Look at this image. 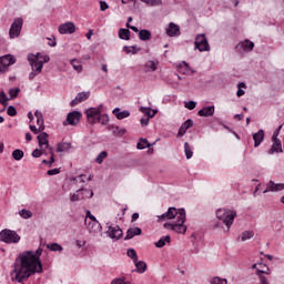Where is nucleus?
I'll return each mask as SVG.
<instances>
[{
    "instance_id": "f257e3e1",
    "label": "nucleus",
    "mask_w": 284,
    "mask_h": 284,
    "mask_svg": "<svg viewBox=\"0 0 284 284\" xmlns=\"http://www.w3.org/2000/svg\"><path fill=\"white\" fill-rule=\"evenodd\" d=\"M43 248L37 251H24L16 258L10 272L11 283H23L34 274H43V263L41 262Z\"/></svg>"
},
{
    "instance_id": "f03ea898",
    "label": "nucleus",
    "mask_w": 284,
    "mask_h": 284,
    "mask_svg": "<svg viewBox=\"0 0 284 284\" xmlns=\"http://www.w3.org/2000/svg\"><path fill=\"white\" fill-rule=\"evenodd\" d=\"M163 221H172L163 224L164 230H170L176 234H185L187 232L185 209L169 207L165 213L158 216L159 223Z\"/></svg>"
},
{
    "instance_id": "7ed1b4c3",
    "label": "nucleus",
    "mask_w": 284,
    "mask_h": 284,
    "mask_svg": "<svg viewBox=\"0 0 284 284\" xmlns=\"http://www.w3.org/2000/svg\"><path fill=\"white\" fill-rule=\"evenodd\" d=\"M215 216L225 225L226 232H230V230H232V225H234V219H236V209H217Z\"/></svg>"
},
{
    "instance_id": "20e7f679",
    "label": "nucleus",
    "mask_w": 284,
    "mask_h": 284,
    "mask_svg": "<svg viewBox=\"0 0 284 284\" xmlns=\"http://www.w3.org/2000/svg\"><path fill=\"white\" fill-rule=\"evenodd\" d=\"M0 241L1 243H7V245L17 244L21 241V235L17 231L4 229L0 232Z\"/></svg>"
},
{
    "instance_id": "39448f33",
    "label": "nucleus",
    "mask_w": 284,
    "mask_h": 284,
    "mask_svg": "<svg viewBox=\"0 0 284 284\" xmlns=\"http://www.w3.org/2000/svg\"><path fill=\"white\" fill-rule=\"evenodd\" d=\"M103 112V104H100L98 108H89L85 110L88 123L91 125L97 124V121L99 120V116Z\"/></svg>"
},
{
    "instance_id": "423d86ee",
    "label": "nucleus",
    "mask_w": 284,
    "mask_h": 284,
    "mask_svg": "<svg viewBox=\"0 0 284 284\" xmlns=\"http://www.w3.org/2000/svg\"><path fill=\"white\" fill-rule=\"evenodd\" d=\"M27 60L31 67V70H36L37 72H43V62L39 58V52L37 54L29 53Z\"/></svg>"
},
{
    "instance_id": "0eeeda50",
    "label": "nucleus",
    "mask_w": 284,
    "mask_h": 284,
    "mask_svg": "<svg viewBox=\"0 0 284 284\" xmlns=\"http://www.w3.org/2000/svg\"><path fill=\"white\" fill-rule=\"evenodd\" d=\"M108 230H106V235L109 239L112 241H119L120 239L123 237V230H121L120 225L116 224H106Z\"/></svg>"
},
{
    "instance_id": "6e6552de",
    "label": "nucleus",
    "mask_w": 284,
    "mask_h": 284,
    "mask_svg": "<svg viewBox=\"0 0 284 284\" xmlns=\"http://www.w3.org/2000/svg\"><path fill=\"white\" fill-rule=\"evenodd\" d=\"M23 28V19L18 18L16 19L9 30L10 39H17L21 34V30Z\"/></svg>"
},
{
    "instance_id": "1a4fd4ad",
    "label": "nucleus",
    "mask_w": 284,
    "mask_h": 284,
    "mask_svg": "<svg viewBox=\"0 0 284 284\" xmlns=\"http://www.w3.org/2000/svg\"><path fill=\"white\" fill-rule=\"evenodd\" d=\"M195 48L200 52H210V42H207V38L205 37V33H201L196 36Z\"/></svg>"
},
{
    "instance_id": "9d476101",
    "label": "nucleus",
    "mask_w": 284,
    "mask_h": 284,
    "mask_svg": "<svg viewBox=\"0 0 284 284\" xmlns=\"http://www.w3.org/2000/svg\"><path fill=\"white\" fill-rule=\"evenodd\" d=\"M81 116L83 114L80 111H72L68 113L67 119L62 122V125H79V122L81 121Z\"/></svg>"
},
{
    "instance_id": "9b49d317",
    "label": "nucleus",
    "mask_w": 284,
    "mask_h": 284,
    "mask_svg": "<svg viewBox=\"0 0 284 284\" xmlns=\"http://www.w3.org/2000/svg\"><path fill=\"white\" fill-rule=\"evenodd\" d=\"M236 52L240 54H245L247 52H252L254 50V42L251 41L250 39H245L244 41H241L236 47H235Z\"/></svg>"
},
{
    "instance_id": "f8f14e48",
    "label": "nucleus",
    "mask_w": 284,
    "mask_h": 284,
    "mask_svg": "<svg viewBox=\"0 0 284 284\" xmlns=\"http://www.w3.org/2000/svg\"><path fill=\"white\" fill-rule=\"evenodd\" d=\"M17 63V58L12 54H6L0 57V67L4 68V72H8L9 65H14Z\"/></svg>"
},
{
    "instance_id": "ddd939ff",
    "label": "nucleus",
    "mask_w": 284,
    "mask_h": 284,
    "mask_svg": "<svg viewBox=\"0 0 284 284\" xmlns=\"http://www.w3.org/2000/svg\"><path fill=\"white\" fill-rule=\"evenodd\" d=\"M84 223L91 234H99V232L103 230V226H101V223L98 222V220L88 221V219H85Z\"/></svg>"
},
{
    "instance_id": "4468645a",
    "label": "nucleus",
    "mask_w": 284,
    "mask_h": 284,
    "mask_svg": "<svg viewBox=\"0 0 284 284\" xmlns=\"http://www.w3.org/2000/svg\"><path fill=\"white\" fill-rule=\"evenodd\" d=\"M38 143H39V148L41 150H43V152H45V150L48 152H50V143L48 142V133L41 131V133L38 135Z\"/></svg>"
},
{
    "instance_id": "2eb2a0df",
    "label": "nucleus",
    "mask_w": 284,
    "mask_h": 284,
    "mask_svg": "<svg viewBox=\"0 0 284 284\" xmlns=\"http://www.w3.org/2000/svg\"><path fill=\"white\" fill-rule=\"evenodd\" d=\"M283 152V142H281V139H272V146L267 151V154H281Z\"/></svg>"
},
{
    "instance_id": "dca6fc26",
    "label": "nucleus",
    "mask_w": 284,
    "mask_h": 284,
    "mask_svg": "<svg viewBox=\"0 0 284 284\" xmlns=\"http://www.w3.org/2000/svg\"><path fill=\"white\" fill-rule=\"evenodd\" d=\"M284 183H275L274 181H268L266 184V190L263 191V194H267V192H283Z\"/></svg>"
},
{
    "instance_id": "f3484780",
    "label": "nucleus",
    "mask_w": 284,
    "mask_h": 284,
    "mask_svg": "<svg viewBox=\"0 0 284 284\" xmlns=\"http://www.w3.org/2000/svg\"><path fill=\"white\" fill-rule=\"evenodd\" d=\"M60 34H74L77 27L72 22H65L59 27Z\"/></svg>"
},
{
    "instance_id": "a211bd4d",
    "label": "nucleus",
    "mask_w": 284,
    "mask_h": 284,
    "mask_svg": "<svg viewBox=\"0 0 284 284\" xmlns=\"http://www.w3.org/2000/svg\"><path fill=\"white\" fill-rule=\"evenodd\" d=\"M165 30L168 37H181V27L174 22L169 23Z\"/></svg>"
},
{
    "instance_id": "6ab92c4d",
    "label": "nucleus",
    "mask_w": 284,
    "mask_h": 284,
    "mask_svg": "<svg viewBox=\"0 0 284 284\" xmlns=\"http://www.w3.org/2000/svg\"><path fill=\"white\" fill-rule=\"evenodd\" d=\"M254 148H258L263 141H265V131L260 129L256 133H253Z\"/></svg>"
},
{
    "instance_id": "aec40b11",
    "label": "nucleus",
    "mask_w": 284,
    "mask_h": 284,
    "mask_svg": "<svg viewBox=\"0 0 284 284\" xmlns=\"http://www.w3.org/2000/svg\"><path fill=\"white\" fill-rule=\"evenodd\" d=\"M90 99V92H80L77 97L71 101V105H79V103H83V101H88Z\"/></svg>"
},
{
    "instance_id": "412c9836",
    "label": "nucleus",
    "mask_w": 284,
    "mask_h": 284,
    "mask_svg": "<svg viewBox=\"0 0 284 284\" xmlns=\"http://www.w3.org/2000/svg\"><path fill=\"white\" fill-rule=\"evenodd\" d=\"M142 232L143 231L139 226L128 229L125 241H130L131 239H134V236H141Z\"/></svg>"
},
{
    "instance_id": "4be33fe9",
    "label": "nucleus",
    "mask_w": 284,
    "mask_h": 284,
    "mask_svg": "<svg viewBox=\"0 0 284 284\" xmlns=\"http://www.w3.org/2000/svg\"><path fill=\"white\" fill-rule=\"evenodd\" d=\"M215 108L214 105L204 106L197 112L199 116H214Z\"/></svg>"
},
{
    "instance_id": "5701e85b",
    "label": "nucleus",
    "mask_w": 284,
    "mask_h": 284,
    "mask_svg": "<svg viewBox=\"0 0 284 284\" xmlns=\"http://www.w3.org/2000/svg\"><path fill=\"white\" fill-rule=\"evenodd\" d=\"M113 114L114 116H116L119 121H123V119H128V116H130V111L128 110L121 111L120 108H115L113 110Z\"/></svg>"
},
{
    "instance_id": "b1692460",
    "label": "nucleus",
    "mask_w": 284,
    "mask_h": 284,
    "mask_svg": "<svg viewBox=\"0 0 284 284\" xmlns=\"http://www.w3.org/2000/svg\"><path fill=\"white\" fill-rule=\"evenodd\" d=\"M133 263L135 265V272H138V274H145L148 270V264L144 261L136 260Z\"/></svg>"
},
{
    "instance_id": "393cba45",
    "label": "nucleus",
    "mask_w": 284,
    "mask_h": 284,
    "mask_svg": "<svg viewBox=\"0 0 284 284\" xmlns=\"http://www.w3.org/2000/svg\"><path fill=\"white\" fill-rule=\"evenodd\" d=\"M140 112L145 115L148 119H154L156 116V110L148 106H141Z\"/></svg>"
},
{
    "instance_id": "a878e982",
    "label": "nucleus",
    "mask_w": 284,
    "mask_h": 284,
    "mask_svg": "<svg viewBox=\"0 0 284 284\" xmlns=\"http://www.w3.org/2000/svg\"><path fill=\"white\" fill-rule=\"evenodd\" d=\"M78 192L80 194V201L92 199V196H94V192H92L90 189H80Z\"/></svg>"
},
{
    "instance_id": "bb28decb",
    "label": "nucleus",
    "mask_w": 284,
    "mask_h": 284,
    "mask_svg": "<svg viewBox=\"0 0 284 284\" xmlns=\"http://www.w3.org/2000/svg\"><path fill=\"white\" fill-rule=\"evenodd\" d=\"M252 239H254V231H244L237 237V241H241L243 243V242L250 241Z\"/></svg>"
},
{
    "instance_id": "cd10ccee",
    "label": "nucleus",
    "mask_w": 284,
    "mask_h": 284,
    "mask_svg": "<svg viewBox=\"0 0 284 284\" xmlns=\"http://www.w3.org/2000/svg\"><path fill=\"white\" fill-rule=\"evenodd\" d=\"M140 41H150L152 39V32L148 29H142L139 31Z\"/></svg>"
},
{
    "instance_id": "c85d7f7f",
    "label": "nucleus",
    "mask_w": 284,
    "mask_h": 284,
    "mask_svg": "<svg viewBox=\"0 0 284 284\" xmlns=\"http://www.w3.org/2000/svg\"><path fill=\"white\" fill-rule=\"evenodd\" d=\"M257 276H261V274H272V271L270 270V266L267 264L260 263L258 267L256 270Z\"/></svg>"
},
{
    "instance_id": "c756f323",
    "label": "nucleus",
    "mask_w": 284,
    "mask_h": 284,
    "mask_svg": "<svg viewBox=\"0 0 284 284\" xmlns=\"http://www.w3.org/2000/svg\"><path fill=\"white\" fill-rule=\"evenodd\" d=\"M171 237L170 235H164L162 236L158 242L154 243L155 247H165V245H168V243H170Z\"/></svg>"
},
{
    "instance_id": "7c9ffc66",
    "label": "nucleus",
    "mask_w": 284,
    "mask_h": 284,
    "mask_svg": "<svg viewBox=\"0 0 284 284\" xmlns=\"http://www.w3.org/2000/svg\"><path fill=\"white\" fill-rule=\"evenodd\" d=\"M70 64L72 65L73 70H75V72H83V64H81V61H79L78 59L70 60Z\"/></svg>"
},
{
    "instance_id": "2f4dec72",
    "label": "nucleus",
    "mask_w": 284,
    "mask_h": 284,
    "mask_svg": "<svg viewBox=\"0 0 284 284\" xmlns=\"http://www.w3.org/2000/svg\"><path fill=\"white\" fill-rule=\"evenodd\" d=\"M145 72H156V62H154V60H149L145 64Z\"/></svg>"
},
{
    "instance_id": "473e14b6",
    "label": "nucleus",
    "mask_w": 284,
    "mask_h": 284,
    "mask_svg": "<svg viewBox=\"0 0 284 284\" xmlns=\"http://www.w3.org/2000/svg\"><path fill=\"white\" fill-rule=\"evenodd\" d=\"M153 144H150V142H148V139H140L136 146H138V150H145V148H152Z\"/></svg>"
},
{
    "instance_id": "72a5a7b5",
    "label": "nucleus",
    "mask_w": 284,
    "mask_h": 284,
    "mask_svg": "<svg viewBox=\"0 0 284 284\" xmlns=\"http://www.w3.org/2000/svg\"><path fill=\"white\" fill-rule=\"evenodd\" d=\"M119 38L123 41H130V29H120Z\"/></svg>"
},
{
    "instance_id": "f704fd0d",
    "label": "nucleus",
    "mask_w": 284,
    "mask_h": 284,
    "mask_svg": "<svg viewBox=\"0 0 284 284\" xmlns=\"http://www.w3.org/2000/svg\"><path fill=\"white\" fill-rule=\"evenodd\" d=\"M97 123H101V125H108L110 123V116L105 113L98 116Z\"/></svg>"
},
{
    "instance_id": "c9c22d12",
    "label": "nucleus",
    "mask_w": 284,
    "mask_h": 284,
    "mask_svg": "<svg viewBox=\"0 0 284 284\" xmlns=\"http://www.w3.org/2000/svg\"><path fill=\"white\" fill-rule=\"evenodd\" d=\"M47 248L50 250V252H63V246L59 243L48 244Z\"/></svg>"
},
{
    "instance_id": "e433bc0d",
    "label": "nucleus",
    "mask_w": 284,
    "mask_h": 284,
    "mask_svg": "<svg viewBox=\"0 0 284 284\" xmlns=\"http://www.w3.org/2000/svg\"><path fill=\"white\" fill-rule=\"evenodd\" d=\"M126 255L129 256L130 260L134 262L139 261V254H136V250L134 248H128Z\"/></svg>"
},
{
    "instance_id": "4c0bfd02",
    "label": "nucleus",
    "mask_w": 284,
    "mask_h": 284,
    "mask_svg": "<svg viewBox=\"0 0 284 284\" xmlns=\"http://www.w3.org/2000/svg\"><path fill=\"white\" fill-rule=\"evenodd\" d=\"M184 152H185L186 159H192V156H194V152L192 151V146H190L189 142L184 143Z\"/></svg>"
},
{
    "instance_id": "58836bf2",
    "label": "nucleus",
    "mask_w": 284,
    "mask_h": 284,
    "mask_svg": "<svg viewBox=\"0 0 284 284\" xmlns=\"http://www.w3.org/2000/svg\"><path fill=\"white\" fill-rule=\"evenodd\" d=\"M210 284H227V278L214 276L210 280Z\"/></svg>"
},
{
    "instance_id": "ea45409f",
    "label": "nucleus",
    "mask_w": 284,
    "mask_h": 284,
    "mask_svg": "<svg viewBox=\"0 0 284 284\" xmlns=\"http://www.w3.org/2000/svg\"><path fill=\"white\" fill-rule=\"evenodd\" d=\"M12 156H13L14 161H21V159H23V156H24V153L22 150L16 149L12 152Z\"/></svg>"
},
{
    "instance_id": "a19ab883",
    "label": "nucleus",
    "mask_w": 284,
    "mask_h": 284,
    "mask_svg": "<svg viewBox=\"0 0 284 284\" xmlns=\"http://www.w3.org/2000/svg\"><path fill=\"white\" fill-rule=\"evenodd\" d=\"M19 216H21V219H24V220L32 219V212L26 209H22L19 211Z\"/></svg>"
},
{
    "instance_id": "79ce46f5",
    "label": "nucleus",
    "mask_w": 284,
    "mask_h": 284,
    "mask_svg": "<svg viewBox=\"0 0 284 284\" xmlns=\"http://www.w3.org/2000/svg\"><path fill=\"white\" fill-rule=\"evenodd\" d=\"M243 88H247V85L245 84V82H240L237 84L236 97H243L245 94V90H243Z\"/></svg>"
},
{
    "instance_id": "37998d69",
    "label": "nucleus",
    "mask_w": 284,
    "mask_h": 284,
    "mask_svg": "<svg viewBox=\"0 0 284 284\" xmlns=\"http://www.w3.org/2000/svg\"><path fill=\"white\" fill-rule=\"evenodd\" d=\"M142 3H145L146 6L154 7V6H161L163 3L162 0H140Z\"/></svg>"
},
{
    "instance_id": "c03bdc74",
    "label": "nucleus",
    "mask_w": 284,
    "mask_h": 284,
    "mask_svg": "<svg viewBox=\"0 0 284 284\" xmlns=\"http://www.w3.org/2000/svg\"><path fill=\"white\" fill-rule=\"evenodd\" d=\"M70 148H71L70 143H60L58 144L57 152H68Z\"/></svg>"
},
{
    "instance_id": "a18cd8bd",
    "label": "nucleus",
    "mask_w": 284,
    "mask_h": 284,
    "mask_svg": "<svg viewBox=\"0 0 284 284\" xmlns=\"http://www.w3.org/2000/svg\"><path fill=\"white\" fill-rule=\"evenodd\" d=\"M19 92H21V89L20 88H12L9 90V100L11 99H17V97H19Z\"/></svg>"
},
{
    "instance_id": "49530a36",
    "label": "nucleus",
    "mask_w": 284,
    "mask_h": 284,
    "mask_svg": "<svg viewBox=\"0 0 284 284\" xmlns=\"http://www.w3.org/2000/svg\"><path fill=\"white\" fill-rule=\"evenodd\" d=\"M123 52H126V54H136L139 52V49H136V47L132 45V47H123Z\"/></svg>"
},
{
    "instance_id": "de8ad7c7",
    "label": "nucleus",
    "mask_w": 284,
    "mask_h": 284,
    "mask_svg": "<svg viewBox=\"0 0 284 284\" xmlns=\"http://www.w3.org/2000/svg\"><path fill=\"white\" fill-rule=\"evenodd\" d=\"M105 159H108V152L102 151L99 153L95 161L99 163V165H101V163H103V161H105Z\"/></svg>"
},
{
    "instance_id": "09e8293b",
    "label": "nucleus",
    "mask_w": 284,
    "mask_h": 284,
    "mask_svg": "<svg viewBox=\"0 0 284 284\" xmlns=\"http://www.w3.org/2000/svg\"><path fill=\"white\" fill-rule=\"evenodd\" d=\"M47 149H44V151L43 150H39V149H36V150H33V152H32V156L34 158V159H39V158H41V154H45V155H48V151H45Z\"/></svg>"
},
{
    "instance_id": "8fccbe9b",
    "label": "nucleus",
    "mask_w": 284,
    "mask_h": 284,
    "mask_svg": "<svg viewBox=\"0 0 284 284\" xmlns=\"http://www.w3.org/2000/svg\"><path fill=\"white\" fill-rule=\"evenodd\" d=\"M10 101V98L6 94V92L1 91L0 92V103L1 105H6Z\"/></svg>"
},
{
    "instance_id": "3c124183",
    "label": "nucleus",
    "mask_w": 284,
    "mask_h": 284,
    "mask_svg": "<svg viewBox=\"0 0 284 284\" xmlns=\"http://www.w3.org/2000/svg\"><path fill=\"white\" fill-rule=\"evenodd\" d=\"M37 125H38L39 132H43V130H45L43 118L37 119Z\"/></svg>"
},
{
    "instance_id": "603ef678",
    "label": "nucleus",
    "mask_w": 284,
    "mask_h": 284,
    "mask_svg": "<svg viewBox=\"0 0 284 284\" xmlns=\"http://www.w3.org/2000/svg\"><path fill=\"white\" fill-rule=\"evenodd\" d=\"M192 125H194V122L192 120H186L182 125L181 128H183L186 132L187 130H190V128H192Z\"/></svg>"
},
{
    "instance_id": "864d4df0",
    "label": "nucleus",
    "mask_w": 284,
    "mask_h": 284,
    "mask_svg": "<svg viewBox=\"0 0 284 284\" xmlns=\"http://www.w3.org/2000/svg\"><path fill=\"white\" fill-rule=\"evenodd\" d=\"M47 174H48V176H57V174H61V169L60 168L51 169V170L47 171Z\"/></svg>"
},
{
    "instance_id": "5fc2aeb1",
    "label": "nucleus",
    "mask_w": 284,
    "mask_h": 284,
    "mask_svg": "<svg viewBox=\"0 0 284 284\" xmlns=\"http://www.w3.org/2000/svg\"><path fill=\"white\" fill-rule=\"evenodd\" d=\"M7 114L9 116H17V109L13 105L8 106Z\"/></svg>"
},
{
    "instance_id": "6e6d98bb",
    "label": "nucleus",
    "mask_w": 284,
    "mask_h": 284,
    "mask_svg": "<svg viewBox=\"0 0 284 284\" xmlns=\"http://www.w3.org/2000/svg\"><path fill=\"white\" fill-rule=\"evenodd\" d=\"M38 57H39L40 61L42 62V65H43V63H50V55L39 53Z\"/></svg>"
},
{
    "instance_id": "4d7b16f0",
    "label": "nucleus",
    "mask_w": 284,
    "mask_h": 284,
    "mask_svg": "<svg viewBox=\"0 0 284 284\" xmlns=\"http://www.w3.org/2000/svg\"><path fill=\"white\" fill-rule=\"evenodd\" d=\"M70 201H71L72 203H77V201H81V195H80V193H79V190H78L75 193H73V194L71 195Z\"/></svg>"
},
{
    "instance_id": "13d9d810",
    "label": "nucleus",
    "mask_w": 284,
    "mask_h": 284,
    "mask_svg": "<svg viewBox=\"0 0 284 284\" xmlns=\"http://www.w3.org/2000/svg\"><path fill=\"white\" fill-rule=\"evenodd\" d=\"M184 108H186V110H194V108H196V102L195 101L185 102Z\"/></svg>"
},
{
    "instance_id": "bf43d9fd",
    "label": "nucleus",
    "mask_w": 284,
    "mask_h": 284,
    "mask_svg": "<svg viewBox=\"0 0 284 284\" xmlns=\"http://www.w3.org/2000/svg\"><path fill=\"white\" fill-rule=\"evenodd\" d=\"M182 68H184V70H186V72H192V68H190V64L186 63L185 61H182V63H180L179 70L181 71Z\"/></svg>"
},
{
    "instance_id": "052dcab7",
    "label": "nucleus",
    "mask_w": 284,
    "mask_h": 284,
    "mask_svg": "<svg viewBox=\"0 0 284 284\" xmlns=\"http://www.w3.org/2000/svg\"><path fill=\"white\" fill-rule=\"evenodd\" d=\"M39 74H41V72H38L34 69H31V72L29 73V81H34L36 77H39Z\"/></svg>"
},
{
    "instance_id": "680f3d73",
    "label": "nucleus",
    "mask_w": 284,
    "mask_h": 284,
    "mask_svg": "<svg viewBox=\"0 0 284 284\" xmlns=\"http://www.w3.org/2000/svg\"><path fill=\"white\" fill-rule=\"evenodd\" d=\"M48 152H50V154H51L50 161H48V166L50 168L54 163V152L52 151V148H49Z\"/></svg>"
},
{
    "instance_id": "e2e57ef3",
    "label": "nucleus",
    "mask_w": 284,
    "mask_h": 284,
    "mask_svg": "<svg viewBox=\"0 0 284 284\" xmlns=\"http://www.w3.org/2000/svg\"><path fill=\"white\" fill-rule=\"evenodd\" d=\"M260 284H270V280L265 275H258Z\"/></svg>"
},
{
    "instance_id": "0e129e2a",
    "label": "nucleus",
    "mask_w": 284,
    "mask_h": 284,
    "mask_svg": "<svg viewBox=\"0 0 284 284\" xmlns=\"http://www.w3.org/2000/svg\"><path fill=\"white\" fill-rule=\"evenodd\" d=\"M140 123H141L142 128H145V125H149V123H150V118H146V116L142 118L140 120Z\"/></svg>"
},
{
    "instance_id": "69168bd1",
    "label": "nucleus",
    "mask_w": 284,
    "mask_h": 284,
    "mask_svg": "<svg viewBox=\"0 0 284 284\" xmlns=\"http://www.w3.org/2000/svg\"><path fill=\"white\" fill-rule=\"evenodd\" d=\"M283 129V125H280L273 133L272 139H278V134H281V130Z\"/></svg>"
},
{
    "instance_id": "338daca9",
    "label": "nucleus",
    "mask_w": 284,
    "mask_h": 284,
    "mask_svg": "<svg viewBox=\"0 0 284 284\" xmlns=\"http://www.w3.org/2000/svg\"><path fill=\"white\" fill-rule=\"evenodd\" d=\"M109 6H108V2L105 1H100V10L102 12H105V10H108Z\"/></svg>"
},
{
    "instance_id": "774afa93",
    "label": "nucleus",
    "mask_w": 284,
    "mask_h": 284,
    "mask_svg": "<svg viewBox=\"0 0 284 284\" xmlns=\"http://www.w3.org/2000/svg\"><path fill=\"white\" fill-rule=\"evenodd\" d=\"M87 219H88V221H97V217L94 215H92V213L90 211H87Z\"/></svg>"
}]
</instances>
